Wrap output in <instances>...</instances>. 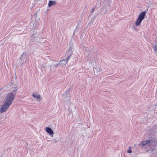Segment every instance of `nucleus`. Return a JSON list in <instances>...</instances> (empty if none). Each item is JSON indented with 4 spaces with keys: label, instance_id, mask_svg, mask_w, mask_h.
I'll use <instances>...</instances> for the list:
<instances>
[{
    "label": "nucleus",
    "instance_id": "nucleus-10",
    "mask_svg": "<svg viewBox=\"0 0 157 157\" xmlns=\"http://www.w3.org/2000/svg\"><path fill=\"white\" fill-rule=\"evenodd\" d=\"M153 49L154 51H155V53L157 54V46H154Z\"/></svg>",
    "mask_w": 157,
    "mask_h": 157
},
{
    "label": "nucleus",
    "instance_id": "nucleus-7",
    "mask_svg": "<svg viewBox=\"0 0 157 157\" xmlns=\"http://www.w3.org/2000/svg\"><path fill=\"white\" fill-rule=\"evenodd\" d=\"M46 130L47 132L50 135L53 134L54 132L53 130L50 128L47 127L46 128Z\"/></svg>",
    "mask_w": 157,
    "mask_h": 157
},
{
    "label": "nucleus",
    "instance_id": "nucleus-15",
    "mask_svg": "<svg viewBox=\"0 0 157 157\" xmlns=\"http://www.w3.org/2000/svg\"><path fill=\"white\" fill-rule=\"evenodd\" d=\"M90 23H91V22H92L93 21H91V20L90 21Z\"/></svg>",
    "mask_w": 157,
    "mask_h": 157
},
{
    "label": "nucleus",
    "instance_id": "nucleus-9",
    "mask_svg": "<svg viewBox=\"0 0 157 157\" xmlns=\"http://www.w3.org/2000/svg\"><path fill=\"white\" fill-rule=\"evenodd\" d=\"M56 3V2L55 1H50L49 2L48 6L49 7H51L52 5H55Z\"/></svg>",
    "mask_w": 157,
    "mask_h": 157
},
{
    "label": "nucleus",
    "instance_id": "nucleus-6",
    "mask_svg": "<svg viewBox=\"0 0 157 157\" xmlns=\"http://www.w3.org/2000/svg\"><path fill=\"white\" fill-rule=\"evenodd\" d=\"M37 34L38 33H37L33 34L31 36V39L33 40L34 39L33 41H34L40 39L39 37H38L37 36H36L37 35Z\"/></svg>",
    "mask_w": 157,
    "mask_h": 157
},
{
    "label": "nucleus",
    "instance_id": "nucleus-4",
    "mask_svg": "<svg viewBox=\"0 0 157 157\" xmlns=\"http://www.w3.org/2000/svg\"><path fill=\"white\" fill-rule=\"evenodd\" d=\"M145 14V12L143 11L139 15L136 21L135 24L136 26H138L140 24L141 21L144 18Z\"/></svg>",
    "mask_w": 157,
    "mask_h": 157
},
{
    "label": "nucleus",
    "instance_id": "nucleus-12",
    "mask_svg": "<svg viewBox=\"0 0 157 157\" xmlns=\"http://www.w3.org/2000/svg\"><path fill=\"white\" fill-rule=\"evenodd\" d=\"M65 94H66L68 96V95H69V91H66L65 92Z\"/></svg>",
    "mask_w": 157,
    "mask_h": 157
},
{
    "label": "nucleus",
    "instance_id": "nucleus-5",
    "mask_svg": "<svg viewBox=\"0 0 157 157\" xmlns=\"http://www.w3.org/2000/svg\"><path fill=\"white\" fill-rule=\"evenodd\" d=\"M20 59L23 63L26 62L29 59V56L26 52H24L21 55Z\"/></svg>",
    "mask_w": 157,
    "mask_h": 157
},
{
    "label": "nucleus",
    "instance_id": "nucleus-3",
    "mask_svg": "<svg viewBox=\"0 0 157 157\" xmlns=\"http://www.w3.org/2000/svg\"><path fill=\"white\" fill-rule=\"evenodd\" d=\"M155 141L151 139L150 140H146L142 141L139 144L140 146H144L147 145L150 148H151L153 146L155 145Z\"/></svg>",
    "mask_w": 157,
    "mask_h": 157
},
{
    "label": "nucleus",
    "instance_id": "nucleus-2",
    "mask_svg": "<svg viewBox=\"0 0 157 157\" xmlns=\"http://www.w3.org/2000/svg\"><path fill=\"white\" fill-rule=\"evenodd\" d=\"M72 54V52L71 49L70 48L66 54V55L67 56V58L60 60V64L62 65V66H63V65L64 66L66 65L67 63L69 60Z\"/></svg>",
    "mask_w": 157,
    "mask_h": 157
},
{
    "label": "nucleus",
    "instance_id": "nucleus-1",
    "mask_svg": "<svg viewBox=\"0 0 157 157\" xmlns=\"http://www.w3.org/2000/svg\"><path fill=\"white\" fill-rule=\"evenodd\" d=\"M15 96V94L12 92L8 94L5 102L0 108V111L1 113L4 112L7 110L13 101Z\"/></svg>",
    "mask_w": 157,
    "mask_h": 157
},
{
    "label": "nucleus",
    "instance_id": "nucleus-8",
    "mask_svg": "<svg viewBox=\"0 0 157 157\" xmlns=\"http://www.w3.org/2000/svg\"><path fill=\"white\" fill-rule=\"evenodd\" d=\"M32 96L34 98H36V100L38 101H40V95L38 94H36L35 93H33L32 94Z\"/></svg>",
    "mask_w": 157,
    "mask_h": 157
},
{
    "label": "nucleus",
    "instance_id": "nucleus-14",
    "mask_svg": "<svg viewBox=\"0 0 157 157\" xmlns=\"http://www.w3.org/2000/svg\"><path fill=\"white\" fill-rule=\"evenodd\" d=\"M58 65V64H55V65H54V67H55V68H56V67H57Z\"/></svg>",
    "mask_w": 157,
    "mask_h": 157
},
{
    "label": "nucleus",
    "instance_id": "nucleus-11",
    "mask_svg": "<svg viewBox=\"0 0 157 157\" xmlns=\"http://www.w3.org/2000/svg\"><path fill=\"white\" fill-rule=\"evenodd\" d=\"M131 147H129L128 150L127 151V152L128 153H130L132 152V150L131 149Z\"/></svg>",
    "mask_w": 157,
    "mask_h": 157
},
{
    "label": "nucleus",
    "instance_id": "nucleus-16",
    "mask_svg": "<svg viewBox=\"0 0 157 157\" xmlns=\"http://www.w3.org/2000/svg\"><path fill=\"white\" fill-rule=\"evenodd\" d=\"M43 67L44 68V67H45L44 66H43Z\"/></svg>",
    "mask_w": 157,
    "mask_h": 157
},
{
    "label": "nucleus",
    "instance_id": "nucleus-13",
    "mask_svg": "<svg viewBox=\"0 0 157 157\" xmlns=\"http://www.w3.org/2000/svg\"><path fill=\"white\" fill-rule=\"evenodd\" d=\"M94 8H93L92 9V10H91V13H90V15H92V14H91V13H92L94 12Z\"/></svg>",
    "mask_w": 157,
    "mask_h": 157
}]
</instances>
